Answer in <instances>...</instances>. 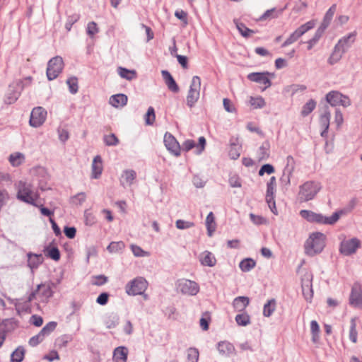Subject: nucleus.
<instances>
[{"label": "nucleus", "instance_id": "f257e3e1", "mask_svg": "<svg viewBox=\"0 0 362 362\" xmlns=\"http://www.w3.org/2000/svg\"><path fill=\"white\" fill-rule=\"evenodd\" d=\"M15 188L18 200L37 206L40 195L38 192L33 189L31 183L20 180L15 184Z\"/></svg>", "mask_w": 362, "mask_h": 362}, {"label": "nucleus", "instance_id": "f03ea898", "mask_svg": "<svg viewBox=\"0 0 362 362\" xmlns=\"http://www.w3.org/2000/svg\"><path fill=\"white\" fill-rule=\"evenodd\" d=\"M326 236L320 232H315L310 234L305 243V253L313 256L322 251L325 246Z\"/></svg>", "mask_w": 362, "mask_h": 362}, {"label": "nucleus", "instance_id": "7ed1b4c3", "mask_svg": "<svg viewBox=\"0 0 362 362\" xmlns=\"http://www.w3.org/2000/svg\"><path fill=\"white\" fill-rule=\"evenodd\" d=\"M300 215L302 218L310 223L332 225L339 220L341 213L334 212L331 216L327 217L313 211L301 210Z\"/></svg>", "mask_w": 362, "mask_h": 362}, {"label": "nucleus", "instance_id": "20e7f679", "mask_svg": "<svg viewBox=\"0 0 362 362\" xmlns=\"http://www.w3.org/2000/svg\"><path fill=\"white\" fill-rule=\"evenodd\" d=\"M322 188L321 184L315 181H307L299 187L298 199L301 202L313 199Z\"/></svg>", "mask_w": 362, "mask_h": 362}, {"label": "nucleus", "instance_id": "39448f33", "mask_svg": "<svg viewBox=\"0 0 362 362\" xmlns=\"http://www.w3.org/2000/svg\"><path fill=\"white\" fill-rule=\"evenodd\" d=\"M148 281L143 277H136L125 286L126 293L129 296L142 295L148 288Z\"/></svg>", "mask_w": 362, "mask_h": 362}, {"label": "nucleus", "instance_id": "423d86ee", "mask_svg": "<svg viewBox=\"0 0 362 362\" xmlns=\"http://www.w3.org/2000/svg\"><path fill=\"white\" fill-rule=\"evenodd\" d=\"M64 68L63 59L57 56L51 59L47 64V76L49 80L55 79Z\"/></svg>", "mask_w": 362, "mask_h": 362}, {"label": "nucleus", "instance_id": "0eeeda50", "mask_svg": "<svg viewBox=\"0 0 362 362\" xmlns=\"http://www.w3.org/2000/svg\"><path fill=\"white\" fill-rule=\"evenodd\" d=\"M201 88V79L195 76L192 78V83L187 96V104L189 107L194 106L199 98Z\"/></svg>", "mask_w": 362, "mask_h": 362}, {"label": "nucleus", "instance_id": "6e6552de", "mask_svg": "<svg viewBox=\"0 0 362 362\" xmlns=\"http://www.w3.org/2000/svg\"><path fill=\"white\" fill-rule=\"evenodd\" d=\"M315 25V21H310L300 26L289 35V37L282 44V47H286L296 42L306 32L313 28Z\"/></svg>", "mask_w": 362, "mask_h": 362}, {"label": "nucleus", "instance_id": "1a4fd4ad", "mask_svg": "<svg viewBox=\"0 0 362 362\" xmlns=\"http://www.w3.org/2000/svg\"><path fill=\"white\" fill-rule=\"evenodd\" d=\"M326 100L332 106L341 105L346 107L351 105V100L349 97L337 90L329 92L326 95Z\"/></svg>", "mask_w": 362, "mask_h": 362}, {"label": "nucleus", "instance_id": "9d476101", "mask_svg": "<svg viewBox=\"0 0 362 362\" xmlns=\"http://www.w3.org/2000/svg\"><path fill=\"white\" fill-rule=\"evenodd\" d=\"M47 117V111L42 107H37L33 109L30 117V125L33 127L41 126L45 121Z\"/></svg>", "mask_w": 362, "mask_h": 362}, {"label": "nucleus", "instance_id": "9b49d317", "mask_svg": "<svg viewBox=\"0 0 362 362\" xmlns=\"http://www.w3.org/2000/svg\"><path fill=\"white\" fill-rule=\"evenodd\" d=\"M349 302L353 307L362 308V286L360 284L355 283L352 286Z\"/></svg>", "mask_w": 362, "mask_h": 362}, {"label": "nucleus", "instance_id": "f8f14e48", "mask_svg": "<svg viewBox=\"0 0 362 362\" xmlns=\"http://www.w3.org/2000/svg\"><path fill=\"white\" fill-rule=\"evenodd\" d=\"M361 247V241L354 238L351 240H344L340 245V252L344 255H350L356 252V250Z\"/></svg>", "mask_w": 362, "mask_h": 362}, {"label": "nucleus", "instance_id": "ddd939ff", "mask_svg": "<svg viewBox=\"0 0 362 362\" xmlns=\"http://www.w3.org/2000/svg\"><path fill=\"white\" fill-rule=\"evenodd\" d=\"M178 287L182 293L191 296L196 295L199 291V286L196 282L187 279L180 281Z\"/></svg>", "mask_w": 362, "mask_h": 362}, {"label": "nucleus", "instance_id": "4468645a", "mask_svg": "<svg viewBox=\"0 0 362 362\" xmlns=\"http://www.w3.org/2000/svg\"><path fill=\"white\" fill-rule=\"evenodd\" d=\"M164 144L167 149L173 155L176 156L180 155L181 147L176 139L171 134L168 132L165 134Z\"/></svg>", "mask_w": 362, "mask_h": 362}, {"label": "nucleus", "instance_id": "2eb2a0df", "mask_svg": "<svg viewBox=\"0 0 362 362\" xmlns=\"http://www.w3.org/2000/svg\"><path fill=\"white\" fill-rule=\"evenodd\" d=\"M313 276L311 274L307 273L302 279V291L303 295L305 300L310 302L313 296V291L312 286Z\"/></svg>", "mask_w": 362, "mask_h": 362}, {"label": "nucleus", "instance_id": "dca6fc26", "mask_svg": "<svg viewBox=\"0 0 362 362\" xmlns=\"http://www.w3.org/2000/svg\"><path fill=\"white\" fill-rule=\"evenodd\" d=\"M269 74L268 72L266 73H251L247 76V78L251 81L256 82L259 83L260 85H263V90L269 88L271 85V81L269 78Z\"/></svg>", "mask_w": 362, "mask_h": 362}, {"label": "nucleus", "instance_id": "f3484780", "mask_svg": "<svg viewBox=\"0 0 362 362\" xmlns=\"http://www.w3.org/2000/svg\"><path fill=\"white\" fill-rule=\"evenodd\" d=\"M270 155V146L267 142L263 143L255 153V158L258 161L266 160L269 158Z\"/></svg>", "mask_w": 362, "mask_h": 362}, {"label": "nucleus", "instance_id": "a211bd4d", "mask_svg": "<svg viewBox=\"0 0 362 362\" xmlns=\"http://www.w3.org/2000/svg\"><path fill=\"white\" fill-rule=\"evenodd\" d=\"M357 320L358 317L356 316L351 317L350 320L349 339L354 344H356L358 342Z\"/></svg>", "mask_w": 362, "mask_h": 362}, {"label": "nucleus", "instance_id": "6ab92c4d", "mask_svg": "<svg viewBox=\"0 0 362 362\" xmlns=\"http://www.w3.org/2000/svg\"><path fill=\"white\" fill-rule=\"evenodd\" d=\"M200 262L204 266L214 267L216 263L215 256L209 251H204L200 255Z\"/></svg>", "mask_w": 362, "mask_h": 362}, {"label": "nucleus", "instance_id": "aec40b11", "mask_svg": "<svg viewBox=\"0 0 362 362\" xmlns=\"http://www.w3.org/2000/svg\"><path fill=\"white\" fill-rule=\"evenodd\" d=\"M249 303V298L245 296H239L233 300V306L235 311L243 312L247 307Z\"/></svg>", "mask_w": 362, "mask_h": 362}, {"label": "nucleus", "instance_id": "412c9836", "mask_svg": "<svg viewBox=\"0 0 362 362\" xmlns=\"http://www.w3.org/2000/svg\"><path fill=\"white\" fill-rule=\"evenodd\" d=\"M136 177V173L133 170H127L124 171L121 177V184L125 186H130Z\"/></svg>", "mask_w": 362, "mask_h": 362}, {"label": "nucleus", "instance_id": "4be33fe9", "mask_svg": "<svg viewBox=\"0 0 362 362\" xmlns=\"http://www.w3.org/2000/svg\"><path fill=\"white\" fill-rule=\"evenodd\" d=\"M128 350L124 346H119L114 350L113 361L115 362H127Z\"/></svg>", "mask_w": 362, "mask_h": 362}, {"label": "nucleus", "instance_id": "5701e85b", "mask_svg": "<svg viewBox=\"0 0 362 362\" xmlns=\"http://www.w3.org/2000/svg\"><path fill=\"white\" fill-rule=\"evenodd\" d=\"M110 104L115 107H121L127 103V96L124 94H117L110 98Z\"/></svg>", "mask_w": 362, "mask_h": 362}, {"label": "nucleus", "instance_id": "b1692460", "mask_svg": "<svg viewBox=\"0 0 362 362\" xmlns=\"http://www.w3.org/2000/svg\"><path fill=\"white\" fill-rule=\"evenodd\" d=\"M162 75L168 88L174 93L178 92L179 87L171 74L168 71H162Z\"/></svg>", "mask_w": 362, "mask_h": 362}, {"label": "nucleus", "instance_id": "393cba45", "mask_svg": "<svg viewBox=\"0 0 362 362\" xmlns=\"http://www.w3.org/2000/svg\"><path fill=\"white\" fill-rule=\"evenodd\" d=\"M103 171V163L100 156H97L94 158L92 163V177L98 178Z\"/></svg>", "mask_w": 362, "mask_h": 362}, {"label": "nucleus", "instance_id": "a878e982", "mask_svg": "<svg viewBox=\"0 0 362 362\" xmlns=\"http://www.w3.org/2000/svg\"><path fill=\"white\" fill-rule=\"evenodd\" d=\"M206 227L208 235L209 237H211L216 228V223L213 212L209 213V214L206 216Z\"/></svg>", "mask_w": 362, "mask_h": 362}, {"label": "nucleus", "instance_id": "bb28decb", "mask_svg": "<svg viewBox=\"0 0 362 362\" xmlns=\"http://www.w3.org/2000/svg\"><path fill=\"white\" fill-rule=\"evenodd\" d=\"M355 33H350L347 36H345L339 40L336 45L346 51V49L349 47L355 41Z\"/></svg>", "mask_w": 362, "mask_h": 362}, {"label": "nucleus", "instance_id": "cd10ccee", "mask_svg": "<svg viewBox=\"0 0 362 362\" xmlns=\"http://www.w3.org/2000/svg\"><path fill=\"white\" fill-rule=\"evenodd\" d=\"M28 266L32 270L37 268L42 262V257L41 255L28 253Z\"/></svg>", "mask_w": 362, "mask_h": 362}, {"label": "nucleus", "instance_id": "c85d7f7f", "mask_svg": "<svg viewBox=\"0 0 362 362\" xmlns=\"http://www.w3.org/2000/svg\"><path fill=\"white\" fill-rule=\"evenodd\" d=\"M329 120H330V113L329 111L326 110L320 118V125L323 131L321 132V135L325 136L327 134L329 126Z\"/></svg>", "mask_w": 362, "mask_h": 362}, {"label": "nucleus", "instance_id": "c756f323", "mask_svg": "<svg viewBox=\"0 0 362 362\" xmlns=\"http://www.w3.org/2000/svg\"><path fill=\"white\" fill-rule=\"evenodd\" d=\"M234 346L227 341H221L218 344V350L223 356H230L234 351Z\"/></svg>", "mask_w": 362, "mask_h": 362}, {"label": "nucleus", "instance_id": "7c9ffc66", "mask_svg": "<svg viewBox=\"0 0 362 362\" xmlns=\"http://www.w3.org/2000/svg\"><path fill=\"white\" fill-rule=\"evenodd\" d=\"M25 160V156L23 153L16 152L10 155L8 160L11 165L19 166L23 163Z\"/></svg>", "mask_w": 362, "mask_h": 362}, {"label": "nucleus", "instance_id": "2f4dec72", "mask_svg": "<svg viewBox=\"0 0 362 362\" xmlns=\"http://www.w3.org/2000/svg\"><path fill=\"white\" fill-rule=\"evenodd\" d=\"M235 322L239 326H247L250 324V315L245 313L243 312L240 314H238L235 316Z\"/></svg>", "mask_w": 362, "mask_h": 362}, {"label": "nucleus", "instance_id": "473e14b6", "mask_svg": "<svg viewBox=\"0 0 362 362\" xmlns=\"http://www.w3.org/2000/svg\"><path fill=\"white\" fill-rule=\"evenodd\" d=\"M236 28L240 33L245 37H250L252 34L255 33V31L248 28L244 23L235 21Z\"/></svg>", "mask_w": 362, "mask_h": 362}, {"label": "nucleus", "instance_id": "72a5a7b5", "mask_svg": "<svg viewBox=\"0 0 362 362\" xmlns=\"http://www.w3.org/2000/svg\"><path fill=\"white\" fill-rule=\"evenodd\" d=\"M344 52L345 51L343 49H341L336 45L332 54H331V56L329 59V64H334L337 63V62H339L340 60V59L341 58L342 54L344 53Z\"/></svg>", "mask_w": 362, "mask_h": 362}, {"label": "nucleus", "instance_id": "f704fd0d", "mask_svg": "<svg viewBox=\"0 0 362 362\" xmlns=\"http://www.w3.org/2000/svg\"><path fill=\"white\" fill-rule=\"evenodd\" d=\"M276 185V177L274 176H272L269 179V181L267 182L266 199H269L271 201V198L274 197Z\"/></svg>", "mask_w": 362, "mask_h": 362}, {"label": "nucleus", "instance_id": "c9c22d12", "mask_svg": "<svg viewBox=\"0 0 362 362\" xmlns=\"http://www.w3.org/2000/svg\"><path fill=\"white\" fill-rule=\"evenodd\" d=\"M118 74L122 78H126L129 81L133 78H135L136 76V73L135 71L129 70L122 67L118 68Z\"/></svg>", "mask_w": 362, "mask_h": 362}, {"label": "nucleus", "instance_id": "e433bc0d", "mask_svg": "<svg viewBox=\"0 0 362 362\" xmlns=\"http://www.w3.org/2000/svg\"><path fill=\"white\" fill-rule=\"evenodd\" d=\"M316 107V102L310 99L302 107L301 110V115L303 117H306L311 112L313 111V110Z\"/></svg>", "mask_w": 362, "mask_h": 362}, {"label": "nucleus", "instance_id": "4c0bfd02", "mask_svg": "<svg viewBox=\"0 0 362 362\" xmlns=\"http://www.w3.org/2000/svg\"><path fill=\"white\" fill-rule=\"evenodd\" d=\"M276 309V300L271 299L264 305L263 315L265 317H269Z\"/></svg>", "mask_w": 362, "mask_h": 362}, {"label": "nucleus", "instance_id": "58836bf2", "mask_svg": "<svg viewBox=\"0 0 362 362\" xmlns=\"http://www.w3.org/2000/svg\"><path fill=\"white\" fill-rule=\"evenodd\" d=\"M320 326L317 321L312 320L310 322V332L312 334V340L313 342H317L319 339Z\"/></svg>", "mask_w": 362, "mask_h": 362}, {"label": "nucleus", "instance_id": "ea45409f", "mask_svg": "<svg viewBox=\"0 0 362 362\" xmlns=\"http://www.w3.org/2000/svg\"><path fill=\"white\" fill-rule=\"evenodd\" d=\"M256 265V262L250 258L245 259L240 263V268L243 272H249Z\"/></svg>", "mask_w": 362, "mask_h": 362}, {"label": "nucleus", "instance_id": "a19ab883", "mask_svg": "<svg viewBox=\"0 0 362 362\" xmlns=\"http://www.w3.org/2000/svg\"><path fill=\"white\" fill-rule=\"evenodd\" d=\"M25 351L23 348H17L11 354L12 362H21L24 358Z\"/></svg>", "mask_w": 362, "mask_h": 362}, {"label": "nucleus", "instance_id": "79ce46f5", "mask_svg": "<svg viewBox=\"0 0 362 362\" xmlns=\"http://www.w3.org/2000/svg\"><path fill=\"white\" fill-rule=\"evenodd\" d=\"M199 351L195 348H189L187 351V362H197L199 360Z\"/></svg>", "mask_w": 362, "mask_h": 362}, {"label": "nucleus", "instance_id": "37998d69", "mask_svg": "<svg viewBox=\"0 0 362 362\" xmlns=\"http://www.w3.org/2000/svg\"><path fill=\"white\" fill-rule=\"evenodd\" d=\"M146 125H152L156 119L155 111L153 107H149L144 116Z\"/></svg>", "mask_w": 362, "mask_h": 362}, {"label": "nucleus", "instance_id": "c03bdc74", "mask_svg": "<svg viewBox=\"0 0 362 362\" xmlns=\"http://www.w3.org/2000/svg\"><path fill=\"white\" fill-rule=\"evenodd\" d=\"M125 247L122 241L112 242L107 247L110 252H116L122 250Z\"/></svg>", "mask_w": 362, "mask_h": 362}, {"label": "nucleus", "instance_id": "a18cd8bd", "mask_svg": "<svg viewBox=\"0 0 362 362\" xmlns=\"http://www.w3.org/2000/svg\"><path fill=\"white\" fill-rule=\"evenodd\" d=\"M282 12L281 11H276L275 8L267 10L261 17L260 20H267L268 18H277Z\"/></svg>", "mask_w": 362, "mask_h": 362}, {"label": "nucleus", "instance_id": "49530a36", "mask_svg": "<svg viewBox=\"0 0 362 362\" xmlns=\"http://www.w3.org/2000/svg\"><path fill=\"white\" fill-rule=\"evenodd\" d=\"M250 104L254 108H262L265 105V101L262 97H251Z\"/></svg>", "mask_w": 362, "mask_h": 362}, {"label": "nucleus", "instance_id": "de8ad7c7", "mask_svg": "<svg viewBox=\"0 0 362 362\" xmlns=\"http://www.w3.org/2000/svg\"><path fill=\"white\" fill-rule=\"evenodd\" d=\"M131 250L136 257H148L150 253L144 251L141 247L136 245H131Z\"/></svg>", "mask_w": 362, "mask_h": 362}, {"label": "nucleus", "instance_id": "09e8293b", "mask_svg": "<svg viewBox=\"0 0 362 362\" xmlns=\"http://www.w3.org/2000/svg\"><path fill=\"white\" fill-rule=\"evenodd\" d=\"M211 320V316L209 313H204L202 315V318L200 319L199 324L200 327L203 330H208L209 329V322Z\"/></svg>", "mask_w": 362, "mask_h": 362}, {"label": "nucleus", "instance_id": "8fccbe9b", "mask_svg": "<svg viewBox=\"0 0 362 362\" xmlns=\"http://www.w3.org/2000/svg\"><path fill=\"white\" fill-rule=\"evenodd\" d=\"M46 255L54 261H58L60 259L59 250L56 247L47 249Z\"/></svg>", "mask_w": 362, "mask_h": 362}, {"label": "nucleus", "instance_id": "3c124183", "mask_svg": "<svg viewBox=\"0 0 362 362\" xmlns=\"http://www.w3.org/2000/svg\"><path fill=\"white\" fill-rule=\"evenodd\" d=\"M337 10V5L333 4L329 10L327 11V13L325 15L324 17V23L329 24L331 20L332 19L335 12Z\"/></svg>", "mask_w": 362, "mask_h": 362}, {"label": "nucleus", "instance_id": "603ef678", "mask_svg": "<svg viewBox=\"0 0 362 362\" xmlns=\"http://www.w3.org/2000/svg\"><path fill=\"white\" fill-rule=\"evenodd\" d=\"M66 83L69 86L71 93H76L78 91V80L75 77H71L67 79Z\"/></svg>", "mask_w": 362, "mask_h": 362}, {"label": "nucleus", "instance_id": "864d4df0", "mask_svg": "<svg viewBox=\"0 0 362 362\" xmlns=\"http://www.w3.org/2000/svg\"><path fill=\"white\" fill-rule=\"evenodd\" d=\"M104 141L107 146H115L119 143V139L114 134H111L105 136Z\"/></svg>", "mask_w": 362, "mask_h": 362}, {"label": "nucleus", "instance_id": "5fc2aeb1", "mask_svg": "<svg viewBox=\"0 0 362 362\" xmlns=\"http://www.w3.org/2000/svg\"><path fill=\"white\" fill-rule=\"evenodd\" d=\"M45 337V336L41 332H40L37 335L30 338L29 344L32 346H35L41 341H42Z\"/></svg>", "mask_w": 362, "mask_h": 362}, {"label": "nucleus", "instance_id": "6e6d98bb", "mask_svg": "<svg viewBox=\"0 0 362 362\" xmlns=\"http://www.w3.org/2000/svg\"><path fill=\"white\" fill-rule=\"evenodd\" d=\"M175 225L176 227L180 230L189 228L194 226L193 222L186 221L181 219L177 220L175 223Z\"/></svg>", "mask_w": 362, "mask_h": 362}, {"label": "nucleus", "instance_id": "4d7b16f0", "mask_svg": "<svg viewBox=\"0 0 362 362\" xmlns=\"http://www.w3.org/2000/svg\"><path fill=\"white\" fill-rule=\"evenodd\" d=\"M57 323L54 322H50L48 324H47L42 329L41 332L45 335L47 336L54 329L56 328Z\"/></svg>", "mask_w": 362, "mask_h": 362}, {"label": "nucleus", "instance_id": "13d9d810", "mask_svg": "<svg viewBox=\"0 0 362 362\" xmlns=\"http://www.w3.org/2000/svg\"><path fill=\"white\" fill-rule=\"evenodd\" d=\"M273 173H274V168L270 164H265L263 165L259 170V175L262 176L264 173L270 175Z\"/></svg>", "mask_w": 362, "mask_h": 362}, {"label": "nucleus", "instance_id": "bf43d9fd", "mask_svg": "<svg viewBox=\"0 0 362 362\" xmlns=\"http://www.w3.org/2000/svg\"><path fill=\"white\" fill-rule=\"evenodd\" d=\"M223 105L224 109L226 112H235L236 109L230 100H229L228 98H224L223 100Z\"/></svg>", "mask_w": 362, "mask_h": 362}, {"label": "nucleus", "instance_id": "052dcab7", "mask_svg": "<svg viewBox=\"0 0 362 362\" xmlns=\"http://www.w3.org/2000/svg\"><path fill=\"white\" fill-rule=\"evenodd\" d=\"M98 33V28L95 22H90L87 26V33L90 37H93L96 33Z\"/></svg>", "mask_w": 362, "mask_h": 362}, {"label": "nucleus", "instance_id": "680f3d73", "mask_svg": "<svg viewBox=\"0 0 362 362\" xmlns=\"http://www.w3.org/2000/svg\"><path fill=\"white\" fill-rule=\"evenodd\" d=\"M196 147L194 141L192 139H187L182 144V149L185 151H189L193 148Z\"/></svg>", "mask_w": 362, "mask_h": 362}, {"label": "nucleus", "instance_id": "e2e57ef3", "mask_svg": "<svg viewBox=\"0 0 362 362\" xmlns=\"http://www.w3.org/2000/svg\"><path fill=\"white\" fill-rule=\"evenodd\" d=\"M37 291L38 292L41 291L43 296L45 297L46 299L51 296L52 291L48 286H45L44 285H38Z\"/></svg>", "mask_w": 362, "mask_h": 362}, {"label": "nucleus", "instance_id": "0e129e2a", "mask_svg": "<svg viewBox=\"0 0 362 362\" xmlns=\"http://www.w3.org/2000/svg\"><path fill=\"white\" fill-rule=\"evenodd\" d=\"M175 16L180 20H181L185 25L187 24V13L183 10H177L175 13Z\"/></svg>", "mask_w": 362, "mask_h": 362}, {"label": "nucleus", "instance_id": "69168bd1", "mask_svg": "<svg viewBox=\"0 0 362 362\" xmlns=\"http://www.w3.org/2000/svg\"><path fill=\"white\" fill-rule=\"evenodd\" d=\"M107 281V278L103 275H99L94 277L93 284L96 286H101L105 284Z\"/></svg>", "mask_w": 362, "mask_h": 362}, {"label": "nucleus", "instance_id": "338daca9", "mask_svg": "<svg viewBox=\"0 0 362 362\" xmlns=\"http://www.w3.org/2000/svg\"><path fill=\"white\" fill-rule=\"evenodd\" d=\"M109 295L107 293H102L96 299V302L102 305L107 304L108 301Z\"/></svg>", "mask_w": 362, "mask_h": 362}, {"label": "nucleus", "instance_id": "774afa93", "mask_svg": "<svg viewBox=\"0 0 362 362\" xmlns=\"http://www.w3.org/2000/svg\"><path fill=\"white\" fill-rule=\"evenodd\" d=\"M250 217L251 221L257 225H260L266 223V220L260 216H256L253 214H250Z\"/></svg>", "mask_w": 362, "mask_h": 362}]
</instances>
